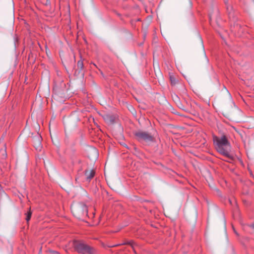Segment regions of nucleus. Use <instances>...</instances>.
Listing matches in <instances>:
<instances>
[{
  "label": "nucleus",
  "instance_id": "obj_8",
  "mask_svg": "<svg viewBox=\"0 0 254 254\" xmlns=\"http://www.w3.org/2000/svg\"><path fill=\"white\" fill-rule=\"evenodd\" d=\"M77 66H78V68L81 69H82L83 67V62L82 61H78L77 62Z\"/></svg>",
  "mask_w": 254,
  "mask_h": 254
},
{
  "label": "nucleus",
  "instance_id": "obj_11",
  "mask_svg": "<svg viewBox=\"0 0 254 254\" xmlns=\"http://www.w3.org/2000/svg\"><path fill=\"white\" fill-rule=\"evenodd\" d=\"M252 227L254 229V223L252 225Z\"/></svg>",
  "mask_w": 254,
  "mask_h": 254
},
{
  "label": "nucleus",
  "instance_id": "obj_10",
  "mask_svg": "<svg viewBox=\"0 0 254 254\" xmlns=\"http://www.w3.org/2000/svg\"><path fill=\"white\" fill-rule=\"evenodd\" d=\"M227 10L229 11V12H230V11L231 10V7L230 5H227Z\"/></svg>",
  "mask_w": 254,
  "mask_h": 254
},
{
  "label": "nucleus",
  "instance_id": "obj_4",
  "mask_svg": "<svg viewBox=\"0 0 254 254\" xmlns=\"http://www.w3.org/2000/svg\"><path fill=\"white\" fill-rule=\"evenodd\" d=\"M135 136L137 138L138 140L140 141L144 140L146 141H150L153 140L152 136L146 132H137L135 133Z\"/></svg>",
  "mask_w": 254,
  "mask_h": 254
},
{
  "label": "nucleus",
  "instance_id": "obj_9",
  "mask_svg": "<svg viewBox=\"0 0 254 254\" xmlns=\"http://www.w3.org/2000/svg\"><path fill=\"white\" fill-rule=\"evenodd\" d=\"M170 81L171 82V83L172 84H175L176 83V80L175 79V78L173 77V76H170Z\"/></svg>",
  "mask_w": 254,
  "mask_h": 254
},
{
  "label": "nucleus",
  "instance_id": "obj_6",
  "mask_svg": "<svg viewBox=\"0 0 254 254\" xmlns=\"http://www.w3.org/2000/svg\"><path fill=\"white\" fill-rule=\"evenodd\" d=\"M85 175L86 176L87 180L90 181V180L94 177L95 172L93 170H86L85 171Z\"/></svg>",
  "mask_w": 254,
  "mask_h": 254
},
{
  "label": "nucleus",
  "instance_id": "obj_12",
  "mask_svg": "<svg viewBox=\"0 0 254 254\" xmlns=\"http://www.w3.org/2000/svg\"><path fill=\"white\" fill-rule=\"evenodd\" d=\"M93 151H94V152L95 153H97V151H96V149H93Z\"/></svg>",
  "mask_w": 254,
  "mask_h": 254
},
{
  "label": "nucleus",
  "instance_id": "obj_2",
  "mask_svg": "<svg viewBox=\"0 0 254 254\" xmlns=\"http://www.w3.org/2000/svg\"><path fill=\"white\" fill-rule=\"evenodd\" d=\"M71 210L73 215L78 219H81L88 214L87 206L83 203L73 204L71 206Z\"/></svg>",
  "mask_w": 254,
  "mask_h": 254
},
{
  "label": "nucleus",
  "instance_id": "obj_7",
  "mask_svg": "<svg viewBox=\"0 0 254 254\" xmlns=\"http://www.w3.org/2000/svg\"><path fill=\"white\" fill-rule=\"evenodd\" d=\"M31 215H32V212L30 210V208H29V210L26 213V220L27 221V222H28L30 218H31Z\"/></svg>",
  "mask_w": 254,
  "mask_h": 254
},
{
  "label": "nucleus",
  "instance_id": "obj_1",
  "mask_svg": "<svg viewBox=\"0 0 254 254\" xmlns=\"http://www.w3.org/2000/svg\"><path fill=\"white\" fill-rule=\"evenodd\" d=\"M213 141L216 149L219 153L229 158H232L230 154L231 146L225 135L220 137L215 136Z\"/></svg>",
  "mask_w": 254,
  "mask_h": 254
},
{
  "label": "nucleus",
  "instance_id": "obj_3",
  "mask_svg": "<svg viewBox=\"0 0 254 254\" xmlns=\"http://www.w3.org/2000/svg\"><path fill=\"white\" fill-rule=\"evenodd\" d=\"M74 246L78 253L83 254H93L92 248L83 242H75Z\"/></svg>",
  "mask_w": 254,
  "mask_h": 254
},
{
  "label": "nucleus",
  "instance_id": "obj_5",
  "mask_svg": "<svg viewBox=\"0 0 254 254\" xmlns=\"http://www.w3.org/2000/svg\"><path fill=\"white\" fill-rule=\"evenodd\" d=\"M34 146L36 150H40L41 146V137L37 136V137L34 138L33 141Z\"/></svg>",
  "mask_w": 254,
  "mask_h": 254
}]
</instances>
